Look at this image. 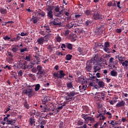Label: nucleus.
Wrapping results in <instances>:
<instances>
[{
	"label": "nucleus",
	"mask_w": 128,
	"mask_h": 128,
	"mask_svg": "<svg viewBox=\"0 0 128 128\" xmlns=\"http://www.w3.org/2000/svg\"><path fill=\"white\" fill-rule=\"evenodd\" d=\"M75 95H76V92L74 91L71 92L70 93L67 92L68 96H70V98H72V96H74Z\"/></svg>",
	"instance_id": "obj_18"
},
{
	"label": "nucleus",
	"mask_w": 128,
	"mask_h": 128,
	"mask_svg": "<svg viewBox=\"0 0 128 128\" xmlns=\"http://www.w3.org/2000/svg\"><path fill=\"white\" fill-rule=\"evenodd\" d=\"M122 66H128V64H126V62H122Z\"/></svg>",
	"instance_id": "obj_64"
},
{
	"label": "nucleus",
	"mask_w": 128,
	"mask_h": 128,
	"mask_svg": "<svg viewBox=\"0 0 128 128\" xmlns=\"http://www.w3.org/2000/svg\"><path fill=\"white\" fill-rule=\"evenodd\" d=\"M72 100V98L69 96L68 98H66V100H68V102H70Z\"/></svg>",
	"instance_id": "obj_55"
},
{
	"label": "nucleus",
	"mask_w": 128,
	"mask_h": 128,
	"mask_svg": "<svg viewBox=\"0 0 128 128\" xmlns=\"http://www.w3.org/2000/svg\"><path fill=\"white\" fill-rule=\"evenodd\" d=\"M56 56H64V54L62 52H56Z\"/></svg>",
	"instance_id": "obj_59"
},
{
	"label": "nucleus",
	"mask_w": 128,
	"mask_h": 128,
	"mask_svg": "<svg viewBox=\"0 0 128 128\" xmlns=\"http://www.w3.org/2000/svg\"><path fill=\"white\" fill-rule=\"evenodd\" d=\"M94 72H97L100 70V66L98 64H96L93 66Z\"/></svg>",
	"instance_id": "obj_9"
},
{
	"label": "nucleus",
	"mask_w": 128,
	"mask_h": 128,
	"mask_svg": "<svg viewBox=\"0 0 128 128\" xmlns=\"http://www.w3.org/2000/svg\"><path fill=\"white\" fill-rule=\"evenodd\" d=\"M52 22L54 26H62V22H60V20L58 18L54 19V21Z\"/></svg>",
	"instance_id": "obj_4"
},
{
	"label": "nucleus",
	"mask_w": 128,
	"mask_h": 128,
	"mask_svg": "<svg viewBox=\"0 0 128 128\" xmlns=\"http://www.w3.org/2000/svg\"><path fill=\"white\" fill-rule=\"evenodd\" d=\"M37 12L38 16H41L42 18H44V16H46V13L44 11H38Z\"/></svg>",
	"instance_id": "obj_22"
},
{
	"label": "nucleus",
	"mask_w": 128,
	"mask_h": 128,
	"mask_svg": "<svg viewBox=\"0 0 128 128\" xmlns=\"http://www.w3.org/2000/svg\"><path fill=\"white\" fill-rule=\"evenodd\" d=\"M92 20H88L87 21H86L85 22V24L86 26H90V24H92Z\"/></svg>",
	"instance_id": "obj_37"
},
{
	"label": "nucleus",
	"mask_w": 128,
	"mask_h": 128,
	"mask_svg": "<svg viewBox=\"0 0 128 128\" xmlns=\"http://www.w3.org/2000/svg\"><path fill=\"white\" fill-rule=\"evenodd\" d=\"M70 38H73V40H74V38H76V35L74 33H70Z\"/></svg>",
	"instance_id": "obj_28"
},
{
	"label": "nucleus",
	"mask_w": 128,
	"mask_h": 128,
	"mask_svg": "<svg viewBox=\"0 0 128 128\" xmlns=\"http://www.w3.org/2000/svg\"><path fill=\"white\" fill-rule=\"evenodd\" d=\"M24 52H28V48H24L20 50V52L21 53Z\"/></svg>",
	"instance_id": "obj_31"
},
{
	"label": "nucleus",
	"mask_w": 128,
	"mask_h": 128,
	"mask_svg": "<svg viewBox=\"0 0 128 128\" xmlns=\"http://www.w3.org/2000/svg\"><path fill=\"white\" fill-rule=\"evenodd\" d=\"M29 70L30 68H34V65L31 64H29L28 66H27Z\"/></svg>",
	"instance_id": "obj_47"
},
{
	"label": "nucleus",
	"mask_w": 128,
	"mask_h": 128,
	"mask_svg": "<svg viewBox=\"0 0 128 128\" xmlns=\"http://www.w3.org/2000/svg\"><path fill=\"white\" fill-rule=\"evenodd\" d=\"M4 24H5V26L7 24H14V22H12V21H8V22H4Z\"/></svg>",
	"instance_id": "obj_54"
},
{
	"label": "nucleus",
	"mask_w": 128,
	"mask_h": 128,
	"mask_svg": "<svg viewBox=\"0 0 128 128\" xmlns=\"http://www.w3.org/2000/svg\"><path fill=\"white\" fill-rule=\"evenodd\" d=\"M66 48H67L68 50H72V44L66 43Z\"/></svg>",
	"instance_id": "obj_20"
},
{
	"label": "nucleus",
	"mask_w": 128,
	"mask_h": 128,
	"mask_svg": "<svg viewBox=\"0 0 128 128\" xmlns=\"http://www.w3.org/2000/svg\"><path fill=\"white\" fill-rule=\"evenodd\" d=\"M126 106V102L122 100L118 102L116 104V108H122V106Z\"/></svg>",
	"instance_id": "obj_10"
},
{
	"label": "nucleus",
	"mask_w": 128,
	"mask_h": 128,
	"mask_svg": "<svg viewBox=\"0 0 128 128\" xmlns=\"http://www.w3.org/2000/svg\"><path fill=\"white\" fill-rule=\"evenodd\" d=\"M0 12L2 14H6L8 12V11L6 10V9L1 8L0 9Z\"/></svg>",
	"instance_id": "obj_25"
},
{
	"label": "nucleus",
	"mask_w": 128,
	"mask_h": 128,
	"mask_svg": "<svg viewBox=\"0 0 128 128\" xmlns=\"http://www.w3.org/2000/svg\"><path fill=\"white\" fill-rule=\"evenodd\" d=\"M82 108L84 110H88V106H82Z\"/></svg>",
	"instance_id": "obj_62"
},
{
	"label": "nucleus",
	"mask_w": 128,
	"mask_h": 128,
	"mask_svg": "<svg viewBox=\"0 0 128 128\" xmlns=\"http://www.w3.org/2000/svg\"><path fill=\"white\" fill-rule=\"evenodd\" d=\"M73 82H68L66 83V86L68 88H74V85L72 84Z\"/></svg>",
	"instance_id": "obj_13"
},
{
	"label": "nucleus",
	"mask_w": 128,
	"mask_h": 128,
	"mask_svg": "<svg viewBox=\"0 0 128 128\" xmlns=\"http://www.w3.org/2000/svg\"><path fill=\"white\" fill-rule=\"evenodd\" d=\"M106 114H107L108 116H109V118H112V113H110V112H106Z\"/></svg>",
	"instance_id": "obj_56"
},
{
	"label": "nucleus",
	"mask_w": 128,
	"mask_h": 128,
	"mask_svg": "<svg viewBox=\"0 0 128 128\" xmlns=\"http://www.w3.org/2000/svg\"><path fill=\"white\" fill-rule=\"evenodd\" d=\"M66 48V44L65 45L64 44H62L61 46V48H62L63 50H64V48Z\"/></svg>",
	"instance_id": "obj_49"
},
{
	"label": "nucleus",
	"mask_w": 128,
	"mask_h": 128,
	"mask_svg": "<svg viewBox=\"0 0 128 128\" xmlns=\"http://www.w3.org/2000/svg\"><path fill=\"white\" fill-rule=\"evenodd\" d=\"M18 74L20 76H22V70H20L18 72Z\"/></svg>",
	"instance_id": "obj_52"
},
{
	"label": "nucleus",
	"mask_w": 128,
	"mask_h": 128,
	"mask_svg": "<svg viewBox=\"0 0 128 128\" xmlns=\"http://www.w3.org/2000/svg\"><path fill=\"white\" fill-rule=\"evenodd\" d=\"M80 124H81V126H80V128H86V124H84L82 125L83 122L81 121L80 122Z\"/></svg>",
	"instance_id": "obj_44"
},
{
	"label": "nucleus",
	"mask_w": 128,
	"mask_h": 128,
	"mask_svg": "<svg viewBox=\"0 0 128 128\" xmlns=\"http://www.w3.org/2000/svg\"><path fill=\"white\" fill-rule=\"evenodd\" d=\"M32 20H33L34 24H37L38 19L36 17H34V16H32Z\"/></svg>",
	"instance_id": "obj_30"
},
{
	"label": "nucleus",
	"mask_w": 128,
	"mask_h": 128,
	"mask_svg": "<svg viewBox=\"0 0 128 128\" xmlns=\"http://www.w3.org/2000/svg\"><path fill=\"white\" fill-rule=\"evenodd\" d=\"M44 38H40L37 40L38 44H40V46H42V44H44Z\"/></svg>",
	"instance_id": "obj_11"
},
{
	"label": "nucleus",
	"mask_w": 128,
	"mask_h": 128,
	"mask_svg": "<svg viewBox=\"0 0 128 128\" xmlns=\"http://www.w3.org/2000/svg\"><path fill=\"white\" fill-rule=\"evenodd\" d=\"M97 95L98 98H100V100H104V93L103 92H96L95 96Z\"/></svg>",
	"instance_id": "obj_5"
},
{
	"label": "nucleus",
	"mask_w": 128,
	"mask_h": 128,
	"mask_svg": "<svg viewBox=\"0 0 128 128\" xmlns=\"http://www.w3.org/2000/svg\"><path fill=\"white\" fill-rule=\"evenodd\" d=\"M102 114L103 116H104V114H106V110H102Z\"/></svg>",
	"instance_id": "obj_58"
},
{
	"label": "nucleus",
	"mask_w": 128,
	"mask_h": 128,
	"mask_svg": "<svg viewBox=\"0 0 128 128\" xmlns=\"http://www.w3.org/2000/svg\"><path fill=\"white\" fill-rule=\"evenodd\" d=\"M13 57H8L6 58L7 62H8V64H12L14 62V58Z\"/></svg>",
	"instance_id": "obj_23"
},
{
	"label": "nucleus",
	"mask_w": 128,
	"mask_h": 128,
	"mask_svg": "<svg viewBox=\"0 0 128 128\" xmlns=\"http://www.w3.org/2000/svg\"><path fill=\"white\" fill-rule=\"evenodd\" d=\"M92 61H88L87 64L86 66V68L88 72H90V70H92Z\"/></svg>",
	"instance_id": "obj_7"
},
{
	"label": "nucleus",
	"mask_w": 128,
	"mask_h": 128,
	"mask_svg": "<svg viewBox=\"0 0 128 128\" xmlns=\"http://www.w3.org/2000/svg\"><path fill=\"white\" fill-rule=\"evenodd\" d=\"M30 54H29L28 56H26L25 58V60H26V62H30Z\"/></svg>",
	"instance_id": "obj_34"
},
{
	"label": "nucleus",
	"mask_w": 128,
	"mask_h": 128,
	"mask_svg": "<svg viewBox=\"0 0 128 128\" xmlns=\"http://www.w3.org/2000/svg\"><path fill=\"white\" fill-rule=\"evenodd\" d=\"M13 38H12L8 36H6L4 37H3V39L4 40H8V42H12V39Z\"/></svg>",
	"instance_id": "obj_21"
},
{
	"label": "nucleus",
	"mask_w": 128,
	"mask_h": 128,
	"mask_svg": "<svg viewBox=\"0 0 128 128\" xmlns=\"http://www.w3.org/2000/svg\"><path fill=\"white\" fill-rule=\"evenodd\" d=\"M11 50L13 52H16L18 50V48H12Z\"/></svg>",
	"instance_id": "obj_41"
},
{
	"label": "nucleus",
	"mask_w": 128,
	"mask_h": 128,
	"mask_svg": "<svg viewBox=\"0 0 128 128\" xmlns=\"http://www.w3.org/2000/svg\"><path fill=\"white\" fill-rule=\"evenodd\" d=\"M64 76H66V74H64L62 70H60L58 71V72H54L53 74V78H57L58 80V78L62 80V78H64Z\"/></svg>",
	"instance_id": "obj_1"
},
{
	"label": "nucleus",
	"mask_w": 128,
	"mask_h": 128,
	"mask_svg": "<svg viewBox=\"0 0 128 128\" xmlns=\"http://www.w3.org/2000/svg\"><path fill=\"white\" fill-rule=\"evenodd\" d=\"M47 16L50 18H54V15L52 14V11L50 10L47 12Z\"/></svg>",
	"instance_id": "obj_14"
},
{
	"label": "nucleus",
	"mask_w": 128,
	"mask_h": 128,
	"mask_svg": "<svg viewBox=\"0 0 128 128\" xmlns=\"http://www.w3.org/2000/svg\"><path fill=\"white\" fill-rule=\"evenodd\" d=\"M85 13L86 16H90V14H92V10H88L86 11Z\"/></svg>",
	"instance_id": "obj_32"
},
{
	"label": "nucleus",
	"mask_w": 128,
	"mask_h": 128,
	"mask_svg": "<svg viewBox=\"0 0 128 128\" xmlns=\"http://www.w3.org/2000/svg\"><path fill=\"white\" fill-rule=\"evenodd\" d=\"M92 20H102L104 16V15L102 14H100L98 12H94L92 14Z\"/></svg>",
	"instance_id": "obj_2"
},
{
	"label": "nucleus",
	"mask_w": 128,
	"mask_h": 128,
	"mask_svg": "<svg viewBox=\"0 0 128 128\" xmlns=\"http://www.w3.org/2000/svg\"><path fill=\"white\" fill-rule=\"evenodd\" d=\"M40 84H36L34 88L36 92H38V90H40Z\"/></svg>",
	"instance_id": "obj_36"
},
{
	"label": "nucleus",
	"mask_w": 128,
	"mask_h": 128,
	"mask_svg": "<svg viewBox=\"0 0 128 128\" xmlns=\"http://www.w3.org/2000/svg\"><path fill=\"white\" fill-rule=\"evenodd\" d=\"M7 54L8 56V58H14V54L11 52H8Z\"/></svg>",
	"instance_id": "obj_33"
},
{
	"label": "nucleus",
	"mask_w": 128,
	"mask_h": 128,
	"mask_svg": "<svg viewBox=\"0 0 128 128\" xmlns=\"http://www.w3.org/2000/svg\"><path fill=\"white\" fill-rule=\"evenodd\" d=\"M86 84L82 85L81 90L82 91L86 90Z\"/></svg>",
	"instance_id": "obj_45"
},
{
	"label": "nucleus",
	"mask_w": 128,
	"mask_h": 128,
	"mask_svg": "<svg viewBox=\"0 0 128 128\" xmlns=\"http://www.w3.org/2000/svg\"><path fill=\"white\" fill-rule=\"evenodd\" d=\"M104 28L102 26L98 28L96 30V31L95 32H104Z\"/></svg>",
	"instance_id": "obj_19"
},
{
	"label": "nucleus",
	"mask_w": 128,
	"mask_h": 128,
	"mask_svg": "<svg viewBox=\"0 0 128 128\" xmlns=\"http://www.w3.org/2000/svg\"><path fill=\"white\" fill-rule=\"evenodd\" d=\"M67 26L68 28H72V26H74V25L72 24H67Z\"/></svg>",
	"instance_id": "obj_50"
},
{
	"label": "nucleus",
	"mask_w": 128,
	"mask_h": 128,
	"mask_svg": "<svg viewBox=\"0 0 128 128\" xmlns=\"http://www.w3.org/2000/svg\"><path fill=\"white\" fill-rule=\"evenodd\" d=\"M37 70H38L37 74H44V70H42V67L41 66H38Z\"/></svg>",
	"instance_id": "obj_8"
},
{
	"label": "nucleus",
	"mask_w": 128,
	"mask_h": 128,
	"mask_svg": "<svg viewBox=\"0 0 128 128\" xmlns=\"http://www.w3.org/2000/svg\"><path fill=\"white\" fill-rule=\"evenodd\" d=\"M64 128V122H61L59 124V128Z\"/></svg>",
	"instance_id": "obj_39"
},
{
	"label": "nucleus",
	"mask_w": 128,
	"mask_h": 128,
	"mask_svg": "<svg viewBox=\"0 0 128 128\" xmlns=\"http://www.w3.org/2000/svg\"><path fill=\"white\" fill-rule=\"evenodd\" d=\"M62 10H60V11H58V12L56 13H54V16H62Z\"/></svg>",
	"instance_id": "obj_15"
},
{
	"label": "nucleus",
	"mask_w": 128,
	"mask_h": 128,
	"mask_svg": "<svg viewBox=\"0 0 128 128\" xmlns=\"http://www.w3.org/2000/svg\"><path fill=\"white\" fill-rule=\"evenodd\" d=\"M96 82L98 84V86H100L99 88H104V82L96 78Z\"/></svg>",
	"instance_id": "obj_6"
},
{
	"label": "nucleus",
	"mask_w": 128,
	"mask_h": 128,
	"mask_svg": "<svg viewBox=\"0 0 128 128\" xmlns=\"http://www.w3.org/2000/svg\"><path fill=\"white\" fill-rule=\"evenodd\" d=\"M76 82H80V77H78L76 78Z\"/></svg>",
	"instance_id": "obj_51"
},
{
	"label": "nucleus",
	"mask_w": 128,
	"mask_h": 128,
	"mask_svg": "<svg viewBox=\"0 0 128 128\" xmlns=\"http://www.w3.org/2000/svg\"><path fill=\"white\" fill-rule=\"evenodd\" d=\"M74 18H76V20L80 18V14H75L74 15Z\"/></svg>",
	"instance_id": "obj_57"
},
{
	"label": "nucleus",
	"mask_w": 128,
	"mask_h": 128,
	"mask_svg": "<svg viewBox=\"0 0 128 128\" xmlns=\"http://www.w3.org/2000/svg\"><path fill=\"white\" fill-rule=\"evenodd\" d=\"M99 116H102V120H106V117L102 114V113L99 114Z\"/></svg>",
	"instance_id": "obj_48"
},
{
	"label": "nucleus",
	"mask_w": 128,
	"mask_h": 128,
	"mask_svg": "<svg viewBox=\"0 0 128 128\" xmlns=\"http://www.w3.org/2000/svg\"><path fill=\"white\" fill-rule=\"evenodd\" d=\"M72 58V55L68 54L66 56L65 59L66 60H70Z\"/></svg>",
	"instance_id": "obj_24"
},
{
	"label": "nucleus",
	"mask_w": 128,
	"mask_h": 128,
	"mask_svg": "<svg viewBox=\"0 0 128 128\" xmlns=\"http://www.w3.org/2000/svg\"><path fill=\"white\" fill-rule=\"evenodd\" d=\"M20 40V36H17L16 38H14L11 40L12 42H18V40Z\"/></svg>",
	"instance_id": "obj_26"
},
{
	"label": "nucleus",
	"mask_w": 128,
	"mask_h": 128,
	"mask_svg": "<svg viewBox=\"0 0 128 128\" xmlns=\"http://www.w3.org/2000/svg\"><path fill=\"white\" fill-rule=\"evenodd\" d=\"M114 58L112 57L110 58L109 60V62L110 64H114Z\"/></svg>",
	"instance_id": "obj_38"
},
{
	"label": "nucleus",
	"mask_w": 128,
	"mask_h": 128,
	"mask_svg": "<svg viewBox=\"0 0 128 128\" xmlns=\"http://www.w3.org/2000/svg\"><path fill=\"white\" fill-rule=\"evenodd\" d=\"M92 61L93 62H98V56L95 55L94 58H92Z\"/></svg>",
	"instance_id": "obj_16"
},
{
	"label": "nucleus",
	"mask_w": 128,
	"mask_h": 128,
	"mask_svg": "<svg viewBox=\"0 0 128 128\" xmlns=\"http://www.w3.org/2000/svg\"><path fill=\"white\" fill-rule=\"evenodd\" d=\"M58 12H60V7L58 6H56L54 8V14Z\"/></svg>",
	"instance_id": "obj_35"
},
{
	"label": "nucleus",
	"mask_w": 128,
	"mask_h": 128,
	"mask_svg": "<svg viewBox=\"0 0 128 128\" xmlns=\"http://www.w3.org/2000/svg\"><path fill=\"white\" fill-rule=\"evenodd\" d=\"M24 106L26 108H27V110L30 108V106H28V102H26V100L25 102L24 103Z\"/></svg>",
	"instance_id": "obj_29"
},
{
	"label": "nucleus",
	"mask_w": 128,
	"mask_h": 128,
	"mask_svg": "<svg viewBox=\"0 0 128 128\" xmlns=\"http://www.w3.org/2000/svg\"><path fill=\"white\" fill-rule=\"evenodd\" d=\"M8 124H14V121L12 120H7Z\"/></svg>",
	"instance_id": "obj_43"
},
{
	"label": "nucleus",
	"mask_w": 128,
	"mask_h": 128,
	"mask_svg": "<svg viewBox=\"0 0 128 128\" xmlns=\"http://www.w3.org/2000/svg\"><path fill=\"white\" fill-rule=\"evenodd\" d=\"M56 40H57V42H62V38L60 36H58L56 38Z\"/></svg>",
	"instance_id": "obj_53"
},
{
	"label": "nucleus",
	"mask_w": 128,
	"mask_h": 128,
	"mask_svg": "<svg viewBox=\"0 0 128 128\" xmlns=\"http://www.w3.org/2000/svg\"><path fill=\"white\" fill-rule=\"evenodd\" d=\"M96 76H97V78H100V72H97L96 74Z\"/></svg>",
	"instance_id": "obj_63"
},
{
	"label": "nucleus",
	"mask_w": 128,
	"mask_h": 128,
	"mask_svg": "<svg viewBox=\"0 0 128 128\" xmlns=\"http://www.w3.org/2000/svg\"><path fill=\"white\" fill-rule=\"evenodd\" d=\"M120 2H117V6L118 8H122V7H120Z\"/></svg>",
	"instance_id": "obj_60"
},
{
	"label": "nucleus",
	"mask_w": 128,
	"mask_h": 128,
	"mask_svg": "<svg viewBox=\"0 0 128 128\" xmlns=\"http://www.w3.org/2000/svg\"><path fill=\"white\" fill-rule=\"evenodd\" d=\"M54 68L56 70H60V68L58 66V65H56L54 67Z\"/></svg>",
	"instance_id": "obj_61"
},
{
	"label": "nucleus",
	"mask_w": 128,
	"mask_h": 128,
	"mask_svg": "<svg viewBox=\"0 0 128 128\" xmlns=\"http://www.w3.org/2000/svg\"><path fill=\"white\" fill-rule=\"evenodd\" d=\"M103 50L106 52H108V54H110V52H112L110 49L108 48L104 47Z\"/></svg>",
	"instance_id": "obj_27"
},
{
	"label": "nucleus",
	"mask_w": 128,
	"mask_h": 128,
	"mask_svg": "<svg viewBox=\"0 0 128 128\" xmlns=\"http://www.w3.org/2000/svg\"><path fill=\"white\" fill-rule=\"evenodd\" d=\"M34 128H40V123L36 122L34 124Z\"/></svg>",
	"instance_id": "obj_42"
},
{
	"label": "nucleus",
	"mask_w": 128,
	"mask_h": 128,
	"mask_svg": "<svg viewBox=\"0 0 128 128\" xmlns=\"http://www.w3.org/2000/svg\"><path fill=\"white\" fill-rule=\"evenodd\" d=\"M82 118H84V120L85 122H88L89 120H90L91 122H94V118L90 117V116H88V115L82 114Z\"/></svg>",
	"instance_id": "obj_3"
},
{
	"label": "nucleus",
	"mask_w": 128,
	"mask_h": 128,
	"mask_svg": "<svg viewBox=\"0 0 128 128\" xmlns=\"http://www.w3.org/2000/svg\"><path fill=\"white\" fill-rule=\"evenodd\" d=\"M29 122H30V125L31 126H34V124H36V120L34 119V118L31 117L29 119Z\"/></svg>",
	"instance_id": "obj_12"
},
{
	"label": "nucleus",
	"mask_w": 128,
	"mask_h": 128,
	"mask_svg": "<svg viewBox=\"0 0 128 128\" xmlns=\"http://www.w3.org/2000/svg\"><path fill=\"white\" fill-rule=\"evenodd\" d=\"M28 32H21L20 36H28Z\"/></svg>",
	"instance_id": "obj_46"
},
{
	"label": "nucleus",
	"mask_w": 128,
	"mask_h": 128,
	"mask_svg": "<svg viewBox=\"0 0 128 128\" xmlns=\"http://www.w3.org/2000/svg\"><path fill=\"white\" fill-rule=\"evenodd\" d=\"M110 75L112 76H118V72L114 70H112L110 72Z\"/></svg>",
	"instance_id": "obj_17"
},
{
	"label": "nucleus",
	"mask_w": 128,
	"mask_h": 128,
	"mask_svg": "<svg viewBox=\"0 0 128 128\" xmlns=\"http://www.w3.org/2000/svg\"><path fill=\"white\" fill-rule=\"evenodd\" d=\"M104 48H110V42H106L104 43Z\"/></svg>",
	"instance_id": "obj_40"
}]
</instances>
